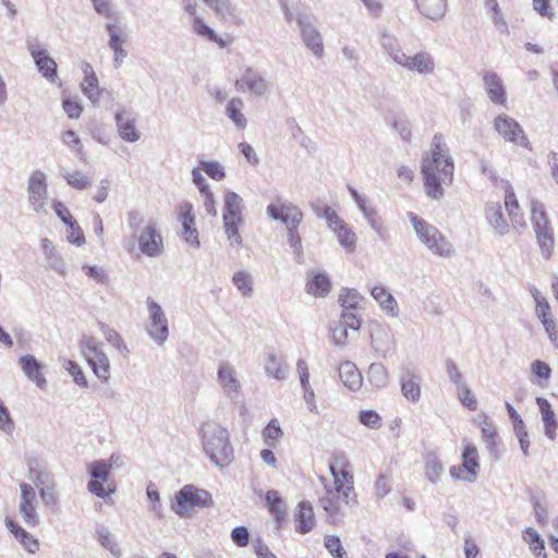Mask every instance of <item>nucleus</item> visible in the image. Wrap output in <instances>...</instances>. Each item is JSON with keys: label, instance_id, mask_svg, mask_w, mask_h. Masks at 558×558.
Instances as JSON below:
<instances>
[{"label": "nucleus", "instance_id": "774afa93", "mask_svg": "<svg viewBox=\"0 0 558 558\" xmlns=\"http://www.w3.org/2000/svg\"><path fill=\"white\" fill-rule=\"evenodd\" d=\"M39 495H40L43 502L46 506H54L59 500L58 493L56 492V483L54 482H51L50 485L41 487L39 489Z\"/></svg>", "mask_w": 558, "mask_h": 558}, {"label": "nucleus", "instance_id": "bf43d9fd", "mask_svg": "<svg viewBox=\"0 0 558 558\" xmlns=\"http://www.w3.org/2000/svg\"><path fill=\"white\" fill-rule=\"evenodd\" d=\"M65 369L73 377V380L76 385H78L83 388L88 387V381L85 378V375H84L82 368L80 367V365L76 362L69 360L66 362Z\"/></svg>", "mask_w": 558, "mask_h": 558}, {"label": "nucleus", "instance_id": "bb28decb", "mask_svg": "<svg viewBox=\"0 0 558 558\" xmlns=\"http://www.w3.org/2000/svg\"><path fill=\"white\" fill-rule=\"evenodd\" d=\"M116 123L119 135L125 142L134 143L140 140V133L135 128V120L131 112L125 110L116 113Z\"/></svg>", "mask_w": 558, "mask_h": 558}, {"label": "nucleus", "instance_id": "a211bd4d", "mask_svg": "<svg viewBox=\"0 0 558 558\" xmlns=\"http://www.w3.org/2000/svg\"><path fill=\"white\" fill-rule=\"evenodd\" d=\"M19 365L21 366L24 375L33 381L39 389L46 390L48 383L43 374V364L32 354L23 355L19 359Z\"/></svg>", "mask_w": 558, "mask_h": 558}, {"label": "nucleus", "instance_id": "de8ad7c7", "mask_svg": "<svg viewBox=\"0 0 558 558\" xmlns=\"http://www.w3.org/2000/svg\"><path fill=\"white\" fill-rule=\"evenodd\" d=\"M266 501L271 514L275 515L276 521L280 524L286 519L284 504L276 490H269L266 494Z\"/></svg>", "mask_w": 558, "mask_h": 558}, {"label": "nucleus", "instance_id": "f03ea898", "mask_svg": "<svg viewBox=\"0 0 558 558\" xmlns=\"http://www.w3.org/2000/svg\"><path fill=\"white\" fill-rule=\"evenodd\" d=\"M454 163L444 143L441 134H435L430 153L422 158L421 172L424 181L425 193L435 201H440L445 195L442 185H450L453 181Z\"/></svg>", "mask_w": 558, "mask_h": 558}, {"label": "nucleus", "instance_id": "6e6552de", "mask_svg": "<svg viewBox=\"0 0 558 558\" xmlns=\"http://www.w3.org/2000/svg\"><path fill=\"white\" fill-rule=\"evenodd\" d=\"M223 223L226 234L231 243H240L239 225L242 223L243 198L235 192L228 191L223 199Z\"/></svg>", "mask_w": 558, "mask_h": 558}, {"label": "nucleus", "instance_id": "72a5a7b5", "mask_svg": "<svg viewBox=\"0 0 558 558\" xmlns=\"http://www.w3.org/2000/svg\"><path fill=\"white\" fill-rule=\"evenodd\" d=\"M305 289L308 294L316 298H324L329 293L331 282L326 274L311 272V279H308Z\"/></svg>", "mask_w": 558, "mask_h": 558}, {"label": "nucleus", "instance_id": "052dcab7", "mask_svg": "<svg viewBox=\"0 0 558 558\" xmlns=\"http://www.w3.org/2000/svg\"><path fill=\"white\" fill-rule=\"evenodd\" d=\"M63 142L72 149L76 150L80 155V159L85 161V153L83 145L76 133L72 130H68L63 133Z\"/></svg>", "mask_w": 558, "mask_h": 558}, {"label": "nucleus", "instance_id": "58836bf2", "mask_svg": "<svg viewBox=\"0 0 558 558\" xmlns=\"http://www.w3.org/2000/svg\"><path fill=\"white\" fill-rule=\"evenodd\" d=\"M505 205L508 211L509 217L512 220V225L514 228H520L525 226L524 218L519 210V203L517 201L515 194L511 186L509 185L506 190Z\"/></svg>", "mask_w": 558, "mask_h": 558}, {"label": "nucleus", "instance_id": "49530a36", "mask_svg": "<svg viewBox=\"0 0 558 558\" xmlns=\"http://www.w3.org/2000/svg\"><path fill=\"white\" fill-rule=\"evenodd\" d=\"M105 28L109 35L108 47L111 50L122 48L128 38L124 29L112 22L107 23Z\"/></svg>", "mask_w": 558, "mask_h": 558}, {"label": "nucleus", "instance_id": "dca6fc26", "mask_svg": "<svg viewBox=\"0 0 558 558\" xmlns=\"http://www.w3.org/2000/svg\"><path fill=\"white\" fill-rule=\"evenodd\" d=\"M532 223L538 244H553L554 238L546 217L544 205L537 201L531 202Z\"/></svg>", "mask_w": 558, "mask_h": 558}, {"label": "nucleus", "instance_id": "5fc2aeb1", "mask_svg": "<svg viewBox=\"0 0 558 558\" xmlns=\"http://www.w3.org/2000/svg\"><path fill=\"white\" fill-rule=\"evenodd\" d=\"M93 3L95 12L106 19L117 20L118 13L111 0H89Z\"/></svg>", "mask_w": 558, "mask_h": 558}, {"label": "nucleus", "instance_id": "a878e982", "mask_svg": "<svg viewBox=\"0 0 558 558\" xmlns=\"http://www.w3.org/2000/svg\"><path fill=\"white\" fill-rule=\"evenodd\" d=\"M294 521L296 523L295 531L305 534L313 530L315 526V514L313 506L310 501H301L298 506V510L294 513Z\"/></svg>", "mask_w": 558, "mask_h": 558}, {"label": "nucleus", "instance_id": "f8f14e48", "mask_svg": "<svg viewBox=\"0 0 558 558\" xmlns=\"http://www.w3.org/2000/svg\"><path fill=\"white\" fill-rule=\"evenodd\" d=\"M494 129L507 142L530 148V141L522 126L511 117L499 114L494 119Z\"/></svg>", "mask_w": 558, "mask_h": 558}, {"label": "nucleus", "instance_id": "4468645a", "mask_svg": "<svg viewBox=\"0 0 558 558\" xmlns=\"http://www.w3.org/2000/svg\"><path fill=\"white\" fill-rule=\"evenodd\" d=\"M20 502L19 512L22 517L23 522L28 527H35L40 522L39 513L37 512V497L34 487L25 482L20 483Z\"/></svg>", "mask_w": 558, "mask_h": 558}, {"label": "nucleus", "instance_id": "39448f33", "mask_svg": "<svg viewBox=\"0 0 558 558\" xmlns=\"http://www.w3.org/2000/svg\"><path fill=\"white\" fill-rule=\"evenodd\" d=\"M80 350L95 376L102 383L110 379V361L104 350V343L93 336H84L80 341Z\"/></svg>", "mask_w": 558, "mask_h": 558}, {"label": "nucleus", "instance_id": "5701e85b", "mask_svg": "<svg viewBox=\"0 0 558 558\" xmlns=\"http://www.w3.org/2000/svg\"><path fill=\"white\" fill-rule=\"evenodd\" d=\"M371 294L387 316L396 318L400 315L397 300L384 286L373 287Z\"/></svg>", "mask_w": 558, "mask_h": 558}, {"label": "nucleus", "instance_id": "338daca9", "mask_svg": "<svg viewBox=\"0 0 558 558\" xmlns=\"http://www.w3.org/2000/svg\"><path fill=\"white\" fill-rule=\"evenodd\" d=\"M66 227H68L66 238H68L69 242H71L73 244H84L85 243L84 233L75 219L72 222H70L69 225H66Z\"/></svg>", "mask_w": 558, "mask_h": 558}, {"label": "nucleus", "instance_id": "8fccbe9b", "mask_svg": "<svg viewBox=\"0 0 558 558\" xmlns=\"http://www.w3.org/2000/svg\"><path fill=\"white\" fill-rule=\"evenodd\" d=\"M62 177L71 187L80 191L86 190L92 183L90 178L78 170L63 171Z\"/></svg>", "mask_w": 558, "mask_h": 558}, {"label": "nucleus", "instance_id": "4be33fe9", "mask_svg": "<svg viewBox=\"0 0 558 558\" xmlns=\"http://www.w3.org/2000/svg\"><path fill=\"white\" fill-rule=\"evenodd\" d=\"M371 344L380 355L386 356L393 344V336L389 327L377 324L371 329Z\"/></svg>", "mask_w": 558, "mask_h": 558}, {"label": "nucleus", "instance_id": "a18cd8bd", "mask_svg": "<svg viewBox=\"0 0 558 558\" xmlns=\"http://www.w3.org/2000/svg\"><path fill=\"white\" fill-rule=\"evenodd\" d=\"M262 436L265 444L269 448L276 447L281 437L283 436V432L280 427L279 421L277 418L270 420V422L262 430Z\"/></svg>", "mask_w": 558, "mask_h": 558}, {"label": "nucleus", "instance_id": "6e6d98bb", "mask_svg": "<svg viewBox=\"0 0 558 558\" xmlns=\"http://www.w3.org/2000/svg\"><path fill=\"white\" fill-rule=\"evenodd\" d=\"M324 545L333 558H348V554L342 547L341 541L338 536L326 535Z\"/></svg>", "mask_w": 558, "mask_h": 558}, {"label": "nucleus", "instance_id": "a19ab883", "mask_svg": "<svg viewBox=\"0 0 558 558\" xmlns=\"http://www.w3.org/2000/svg\"><path fill=\"white\" fill-rule=\"evenodd\" d=\"M265 372L269 377L278 380H286L288 373V365L280 362L276 354L269 353L265 361Z\"/></svg>", "mask_w": 558, "mask_h": 558}, {"label": "nucleus", "instance_id": "f704fd0d", "mask_svg": "<svg viewBox=\"0 0 558 558\" xmlns=\"http://www.w3.org/2000/svg\"><path fill=\"white\" fill-rule=\"evenodd\" d=\"M244 107V101L239 97L231 98L226 106V116L238 130H244L247 125V120L242 112Z\"/></svg>", "mask_w": 558, "mask_h": 558}, {"label": "nucleus", "instance_id": "0eeeda50", "mask_svg": "<svg viewBox=\"0 0 558 558\" xmlns=\"http://www.w3.org/2000/svg\"><path fill=\"white\" fill-rule=\"evenodd\" d=\"M214 505L211 495L194 485H185L175 493L171 509L180 517H184L195 507L209 508Z\"/></svg>", "mask_w": 558, "mask_h": 558}, {"label": "nucleus", "instance_id": "2f4dec72", "mask_svg": "<svg viewBox=\"0 0 558 558\" xmlns=\"http://www.w3.org/2000/svg\"><path fill=\"white\" fill-rule=\"evenodd\" d=\"M461 468L468 473L465 482H474L480 468L477 449L473 444H466L462 452Z\"/></svg>", "mask_w": 558, "mask_h": 558}, {"label": "nucleus", "instance_id": "0e129e2a", "mask_svg": "<svg viewBox=\"0 0 558 558\" xmlns=\"http://www.w3.org/2000/svg\"><path fill=\"white\" fill-rule=\"evenodd\" d=\"M359 420L361 424L376 429L379 428L381 425V418L379 414L373 410H364L360 412Z\"/></svg>", "mask_w": 558, "mask_h": 558}, {"label": "nucleus", "instance_id": "f3484780", "mask_svg": "<svg viewBox=\"0 0 558 558\" xmlns=\"http://www.w3.org/2000/svg\"><path fill=\"white\" fill-rule=\"evenodd\" d=\"M298 24L304 44L312 50L315 57L322 58L324 54L323 40L319 32L314 27L307 16L299 15Z\"/></svg>", "mask_w": 558, "mask_h": 558}, {"label": "nucleus", "instance_id": "ea45409f", "mask_svg": "<svg viewBox=\"0 0 558 558\" xmlns=\"http://www.w3.org/2000/svg\"><path fill=\"white\" fill-rule=\"evenodd\" d=\"M380 45L390 59L398 64L404 54L398 39L393 35L385 32L380 37Z\"/></svg>", "mask_w": 558, "mask_h": 558}, {"label": "nucleus", "instance_id": "1a4fd4ad", "mask_svg": "<svg viewBox=\"0 0 558 558\" xmlns=\"http://www.w3.org/2000/svg\"><path fill=\"white\" fill-rule=\"evenodd\" d=\"M235 88L243 94L267 97L272 88L271 82L257 69L245 68L235 81Z\"/></svg>", "mask_w": 558, "mask_h": 558}, {"label": "nucleus", "instance_id": "13d9d810", "mask_svg": "<svg viewBox=\"0 0 558 558\" xmlns=\"http://www.w3.org/2000/svg\"><path fill=\"white\" fill-rule=\"evenodd\" d=\"M138 244H161V235L156 225L149 222L140 233Z\"/></svg>", "mask_w": 558, "mask_h": 558}, {"label": "nucleus", "instance_id": "b1692460", "mask_svg": "<svg viewBox=\"0 0 558 558\" xmlns=\"http://www.w3.org/2000/svg\"><path fill=\"white\" fill-rule=\"evenodd\" d=\"M409 217L422 242L425 244H439L442 241L440 232L435 227L429 226L423 218L417 217L413 213H410Z\"/></svg>", "mask_w": 558, "mask_h": 558}, {"label": "nucleus", "instance_id": "680f3d73", "mask_svg": "<svg viewBox=\"0 0 558 558\" xmlns=\"http://www.w3.org/2000/svg\"><path fill=\"white\" fill-rule=\"evenodd\" d=\"M459 391V399L463 405H465L469 410L474 411L477 409V401L471 389L462 384L457 387Z\"/></svg>", "mask_w": 558, "mask_h": 558}, {"label": "nucleus", "instance_id": "4d7b16f0", "mask_svg": "<svg viewBox=\"0 0 558 558\" xmlns=\"http://www.w3.org/2000/svg\"><path fill=\"white\" fill-rule=\"evenodd\" d=\"M45 254L49 267L58 274H65L66 265L63 258L56 252V246H45Z\"/></svg>", "mask_w": 558, "mask_h": 558}, {"label": "nucleus", "instance_id": "7c9ffc66", "mask_svg": "<svg viewBox=\"0 0 558 558\" xmlns=\"http://www.w3.org/2000/svg\"><path fill=\"white\" fill-rule=\"evenodd\" d=\"M418 12L426 19L438 21L447 13V0H415Z\"/></svg>", "mask_w": 558, "mask_h": 558}, {"label": "nucleus", "instance_id": "3c124183", "mask_svg": "<svg viewBox=\"0 0 558 558\" xmlns=\"http://www.w3.org/2000/svg\"><path fill=\"white\" fill-rule=\"evenodd\" d=\"M362 295L355 289L343 288L339 294V303L343 310H357Z\"/></svg>", "mask_w": 558, "mask_h": 558}, {"label": "nucleus", "instance_id": "423d86ee", "mask_svg": "<svg viewBox=\"0 0 558 558\" xmlns=\"http://www.w3.org/2000/svg\"><path fill=\"white\" fill-rule=\"evenodd\" d=\"M113 463L106 460H95L87 464V472L90 481L87 483V490L98 498L106 499L116 493V486L110 478Z\"/></svg>", "mask_w": 558, "mask_h": 558}, {"label": "nucleus", "instance_id": "393cba45", "mask_svg": "<svg viewBox=\"0 0 558 558\" xmlns=\"http://www.w3.org/2000/svg\"><path fill=\"white\" fill-rule=\"evenodd\" d=\"M484 86L489 99L497 105H505L507 94L501 78L495 72H486L483 77Z\"/></svg>", "mask_w": 558, "mask_h": 558}, {"label": "nucleus", "instance_id": "79ce46f5", "mask_svg": "<svg viewBox=\"0 0 558 558\" xmlns=\"http://www.w3.org/2000/svg\"><path fill=\"white\" fill-rule=\"evenodd\" d=\"M99 329L108 343L116 348L123 356L129 354L130 350L126 343L113 328L105 323H99Z\"/></svg>", "mask_w": 558, "mask_h": 558}, {"label": "nucleus", "instance_id": "603ef678", "mask_svg": "<svg viewBox=\"0 0 558 558\" xmlns=\"http://www.w3.org/2000/svg\"><path fill=\"white\" fill-rule=\"evenodd\" d=\"M199 168L213 180L221 181L226 178L225 167L219 161L201 160Z\"/></svg>", "mask_w": 558, "mask_h": 558}, {"label": "nucleus", "instance_id": "ddd939ff", "mask_svg": "<svg viewBox=\"0 0 558 558\" xmlns=\"http://www.w3.org/2000/svg\"><path fill=\"white\" fill-rule=\"evenodd\" d=\"M27 193L31 207L37 214L45 213L48 201V185L47 177L43 171L32 172L28 179Z\"/></svg>", "mask_w": 558, "mask_h": 558}, {"label": "nucleus", "instance_id": "c85d7f7f", "mask_svg": "<svg viewBox=\"0 0 558 558\" xmlns=\"http://www.w3.org/2000/svg\"><path fill=\"white\" fill-rule=\"evenodd\" d=\"M217 15L235 25H241L243 20L235 5L230 0H203Z\"/></svg>", "mask_w": 558, "mask_h": 558}, {"label": "nucleus", "instance_id": "9b49d317", "mask_svg": "<svg viewBox=\"0 0 558 558\" xmlns=\"http://www.w3.org/2000/svg\"><path fill=\"white\" fill-rule=\"evenodd\" d=\"M26 48L40 75L49 83H56L58 80L57 62L50 57L48 50L41 47L38 38L27 39Z\"/></svg>", "mask_w": 558, "mask_h": 558}, {"label": "nucleus", "instance_id": "f257e3e1", "mask_svg": "<svg viewBox=\"0 0 558 558\" xmlns=\"http://www.w3.org/2000/svg\"><path fill=\"white\" fill-rule=\"evenodd\" d=\"M332 481L320 477L323 493L318 497V506L324 509L328 521L338 524L343 521V506L356 504L354 495V477L351 464L344 457H337L336 464L329 465Z\"/></svg>", "mask_w": 558, "mask_h": 558}, {"label": "nucleus", "instance_id": "69168bd1", "mask_svg": "<svg viewBox=\"0 0 558 558\" xmlns=\"http://www.w3.org/2000/svg\"><path fill=\"white\" fill-rule=\"evenodd\" d=\"M514 434L520 442V448L525 457L529 456V447H530V440H529V434L525 429L524 422H519L513 425Z\"/></svg>", "mask_w": 558, "mask_h": 558}, {"label": "nucleus", "instance_id": "e433bc0d", "mask_svg": "<svg viewBox=\"0 0 558 558\" xmlns=\"http://www.w3.org/2000/svg\"><path fill=\"white\" fill-rule=\"evenodd\" d=\"M402 396L410 402H417L421 398V386L415 375L407 373L400 377Z\"/></svg>", "mask_w": 558, "mask_h": 558}, {"label": "nucleus", "instance_id": "20e7f679", "mask_svg": "<svg viewBox=\"0 0 558 558\" xmlns=\"http://www.w3.org/2000/svg\"><path fill=\"white\" fill-rule=\"evenodd\" d=\"M267 216L274 221H280L286 226L289 244H301L299 226L303 222V211L294 203L277 197L266 208Z\"/></svg>", "mask_w": 558, "mask_h": 558}, {"label": "nucleus", "instance_id": "cd10ccee", "mask_svg": "<svg viewBox=\"0 0 558 558\" xmlns=\"http://www.w3.org/2000/svg\"><path fill=\"white\" fill-rule=\"evenodd\" d=\"M339 378L342 384L352 391H357L363 384L361 372L351 361H344L340 364Z\"/></svg>", "mask_w": 558, "mask_h": 558}, {"label": "nucleus", "instance_id": "473e14b6", "mask_svg": "<svg viewBox=\"0 0 558 558\" xmlns=\"http://www.w3.org/2000/svg\"><path fill=\"white\" fill-rule=\"evenodd\" d=\"M328 228L337 235L340 244H354L355 234L349 228L348 223L341 219L338 214L330 215Z\"/></svg>", "mask_w": 558, "mask_h": 558}, {"label": "nucleus", "instance_id": "2eb2a0df", "mask_svg": "<svg viewBox=\"0 0 558 558\" xmlns=\"http://www.w3.org/2000/svg\"><path fill=\"white\" fill-rule=\"evenodd\" d=\"M398 65L423 76L433 75L436 70L434 57L426 51H418L413 56L404 53Z\"/></svg>", "mask_w": 558, "mask_h": 558}, {"label": "nucleus", "instance_id": "c03bdc74", "mask_svg": "<svg viewBox=\"0 0 558 558\" xmlns=\"http://www.w3.org/2000/svg\"><path fill=\"white\" fill-rule=\"evenodd\" d=\"M444 473V466L439 459L434 453L425 456V477L436 484Z\"/></svg>", "mask_w": 558, "mask_h": 558}, {"label": "nucleus", "instance_id": "c756f323", "mask_svg": "<svg viewBox=\"0 0 558 558\" xmlns=\"http://www.w3.org/2000/svg\"><path fill=\"white\" fill-rule=\"evenodd\" d=\"M536 403L539 408V412L542 414V421L544 423V434L550 440H554L556 437V429L558 427V423L556 420V415L551 409L550 403L547 399L543 397L536 398Z\"/></svg>", "mask_w": 558, "mask_h": 558}, {"label": "nucleus", "instance_id": "37998d69", "mask_svg": "<svg viewBox=\"0 0 558 558\" xmlns=\"http://www.w3.org/2000/svg\"><path fill=\"white\" fill-rule=\"evenodd\" d=\"M367 378L375 388H385L389 381L388 371L381 363H372L368 367Z\"/></svg>", "mask_w": 558, "mask_h": 558}, {"label": "nucleus", "instance_id": "7ed1b4c3", "mask_svg": "<svg viewBox=\"0 0 558 558\" xmlns=\"http://www.w3.org/2000/svg\"><path fill=\"white\" fill-rule=\"evenodd\" d=\"M203 447L211 462L222 469L234 459L227 428L210 422L203 426Z\"/></svg>", "mask_w": 558, "mask_h": 558}, {"label": "nucleus", "instance_id": "e2e57ef3", "mask_svg": "<svg viewBox=\"0 0 558 558\" xmlns=\"http://www.w3.org/2000/svg\"><path fill=\"white\" fill-rule=\"evenodd\" d=\"M348 327L342 323L338 322L330 328L331 338L336 345L344 347L348 342Z\"/></svg>", "mask_w": 558, "mask_h": 558}, {"label": "nucleus", "instance_id": "4c0bfd02", "mask_svg": "<svg viewBox=\"0 0 558 558\" xmlns=\"http://www.w3.org/2000/svg\"><path fill=\"white\" fill-rule=\"evenodd\" d=\"M486 218L497 233L505 234L508 231L509 226L504 217L500 204L488 205L486 208Z\"/></svg>", "mask_w": 558, "mask_h": 558}, {"label": "nucleus", "instance_id": "c9c22d12", "mask_svg": "<svg viewBox=\"0 0 558 558\" xmlns=\"http://www.w3.org/2000/svg\"><path fill=\"white\" fill-rule=\"evenodd\" d=\"M96 538L98 543L109 550L114 558H120L122 556V549L120 548L119 543L107 526L102 524L96 526Z\"/></svg>", "mask_w": 558, "mask_h": 558}, {"label": "nucleus", "instance_id": "6ab92c4d", "mask_svg": "<svg viewBox=\"0 0 558 558\" xmlns=\"http://www.w3.org/2000/svg\"><path fill=\"white\" fill-rule=\"evenodd\" d=\"M81 69L84 73V78L81 83L82 92L93 105H98L102 94V89L99 87L98 77L92 64L86 61L82 62Z\"/></svg>", "mask_w": 558, "mask_h": 558}, {"label": "nucleus", "instance_id": "aec40b11", "mask_svg": "<svg viewBox=\"0 0 558 558\" xmlns=\"http://www.w3.org/2000/svg\"><path fill=\"white\" fill-rule=\"evenodd\" d=\"M217 375L226 396L230 399H236L240 393L241 384L235 376L233 366L227 362L221 363Z\"/></svg>", "mask_w": 558, "mask_h": 558}, {"label": "nucleus", "instance_id": "412c9836", "mask_svg": "<svg viewBox=\"0 0 558 558\" xmlns=\"http://www.w3.org/2000/svg\"><path fill=\"white\" fill-rule=\"evenodd\" d=\"M179 220L182 225V235L189 244H199L197 230L194 228L195 218L193 215V205L190 202H183L179 205Z\"/></svg>", "mask_w": 558, "mask_h": 558}, {"label": "nucleus", "instance_id": "09e8293b", "mask_svg": "<svg viewBox=\"0 0 558 558\" xmlns=\"http://www.w3.org/2000/svg\"><path fill=\"white\" fill-rule=\"evenodd\" d=\"M193 31L201 37L206 38L209 41L217 43L220 47H225V41L218 37L216 32L209 27L201 16L193 19Z\"/></svg>", "mask_w": 558, "mask_h": 558}, {"label": "nucleus", "instance_id": "864d4df0", "mask_svg": "<svg viewBox=\"0 0 558 558\" xmlns=\"http://www.w3.org/2000/svg\"><path fill=\"white\" fill-rule=\"evenodd\" d=\"M233 283L238 288V290L242 293L244 296H250L253 291V282L252 277L250 274L245 271H236L233 275Z\"/></svg>", "mask_w": 558, "mask_h": 558}, {"label": "nucleus", "instance_id": "9d476101", "mask_svg": "<svg viewBox=\"0 0 558 558\" xmlns=\"http://www.w3.org/2000/svg\"><path fill=\"white\" fill-rule=\"evenodd\" d=\"M146 304L148 310L146 332L156 344L163 345L169 337L168 318L161 306L153 299L148 298Z\"/></svg>", "mask_w": 558, "mask_h": 558}]
</instances>
